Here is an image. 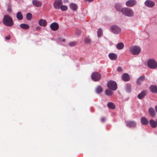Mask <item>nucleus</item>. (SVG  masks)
Segmentation results:
<instances>
[{"mask_svg":"<svg viewBox=\"0 0 157 157\" xmlns=\"http://www.w3.org/2000/svg\"><path fill=\"white\" fill-rule=\"evenodd\" d=\"M156 122H157V119L156 120Z\"/></svg>","mask_w":157,"mask_h":157,"instance_id":"45","label":"nucleus"},{"mask_svg":"<svg viewBox=\"0 0 157 157\" xmlns=\"http://www.w3.org/2000/svg\"><path fill=\"white\" fill-rule=\"evenodd\" d=\"M122 80L124 82H127L130 80V76L128 74L126 73L123 74L122 76Z\"/></svg>","mask_w":157,"mask_h":157,"instance_id":"13","label":"nucleus"},{"mask_svg":"<svg viewBox=\"0 0 157 157\" xmlns=\"http://www.w3.org/2000/svg\"><path fill=\"white\" fill-rule=\"evenodd\" d=\"M60 9L61 10L63 11H66L67 9V6L65 5L61 6L60 7Z\"/></svg>","mask_w":157,"mask_h":157,"instance_id":"32","label":"nucleus"},{"mask_svg":"<svg viewBox=\"0 0 157 157\" xmlns=\"http://www.w3.org/2000/svg\"><path fill=\"white\" fill-rule=\"evenodd\" d=\"M145 76L143 75L140 77L137 80L136 83L138 85H140L145 79Z\"/></svg>","mask_w":157,"mask_h":157,"instance_id":"14","label":"nucleus"},{"mask_svg":"<svg viewBox=\"0 0 157 157\" xmlns=\"http://www.w3.org/2000/svg\"><path fill=\"white\" fill-rule=\"evenodd\" d=\"M102 90L103 89L102 87L100 86H98L95 89L96 92L98 94L101 93L102 91Z\"/></svg>","mask_w":157,"mask_h":157,"instance_id":"24","label":"nucleus"},{"mask_svg":"<svg viewBox=\"0 0 157 157\" xmlns=\"http://www.w3.org/2000/svg\"><path fill=\"white\" fill-rule=\"evenodd\" d=\"M105 93L108 96H110L112 94V92L109 90L107 89L105 90Z\"/></svg>","mask_w":157,"mask_h":157,"instance_id":"33","label":"nucleus"},{"mask_svg":"<svg viewBox=\"0 0 157 157\" xmlns=\"http://www.w3.org/2000/svg\"><path fill=\"white\" fill-rule=\"evenodd\" d=\"M102 34V30L101 29H98V37L101 36Z\"/></svg>","mask_w":157,"mask_h":157,"instance_id":"34","label":"nucleus"},{"mask_svg":"<svg viewBox=\"0 0 157 157\" xmlns=\"http://www.w3.org/2000/svg\"><path fill=\"white\" fill-rule=\"evenodd\" d=\"M12 11V9H11V6H8V7L7 9V11L8 12L10 13Z\"/></svg>","mask_w":157,"mask_h":157,"instance_id":"37","label":"nucleus"},{"mask_svg":"<svg viewBox=\"0 0 157 157\" xmlns=\"http://www.w3.org/2000/svg\"><path fill=\"white\" fill-rule=\"evenodd\" d=\"M84 41L86 43H90L91 42V40L89 38L86 37L84 39Z\"/></svg>","mask_w":157,"mask_h":157,"instance_id":"36","label":"nucleus"},{"mask_svg":"<svg viewBox=\"0 0 157 157\" xmlns=\"http://www.w3.org/2000/svg\"><path fill=\"white\" fill-rule=\"evenodd\" d=\"M32 3L33 5L36 7H40L42 5L41 2L37 0H33Z\"/></svg>","mask_w":157,"mask_h":157,"instance_id":"17","label":"nucleus"},{"mask_svg":"<svg viewBox=\"0 0 157 157\" xmlns=\"http://www.w3.org/2000/svg\"><path fill=\"white\" fill-rule=\"evenodd\" d=\"M62 4H63V2L62 0H56L54 2L53 6L55 9H59Z\"/></svg>","mask_w":157,"mask_h":157,"instance_id":"8","label":"nucleus"},{"mask_svg":"<svg viewBox=\"0 0 157 157\" xmlns=\"http://www.w3.org/2000/svg\"><path fill=\"white\" fill-rule=\"evenodd\" d=\"M32 14L30 13H28L26 14V17L27 19L28 20H30L32 19Z\"/></svg>","mask_w":157,"mask_h":157,"instance_id":"31","label":"nucleus"},{"mask_svg":"<svg viewBox=\"0 0 157 157\" xmlns=\"http://www.w3.org/2000/svg\"><path fill=\"white\" fill-rule=\"evenodd\" d=\"M38 24L41 26L45 27L47 25V23L46 20L41 19L39 21Z\"/></svg>","mask_w":157,"mask_h":157,"instance_id":"15","label":"nucleus"},{"mask_svg":"<svg viewBox=\"0 0 157 157\" xmlns=\"http://www.w3.org/2000/svg\"><path fill=\"white\" fill-rule=\"evenodd\" d=\"M109 57L111 60H114L117 58V55L114 53H111L109 54Z\"/></svg>","mask_w":157,"mask_h":157,"instance_id":"20","label":"nucleus"},{"mask_svg":"<svg viewBox=\"0 0 157 157\" xmlns=\"http://www.w3.org/2000/svg\"><path fill=\"white\" fill-rule=\"evenodd\" d=\"M136 1L135 0H129L126 2V5L128 7H132L136 4Z\"/></svg>","mask_w":157,"mask_h":157,"instance_id":"11","label":"nucleus"},{"mask_svg":"<svg viewBox=\"0 0 157 157\" xmlns=\"http://www.w3.org/2000/svg\"><path fill=\"white\" fill-rule=\"evenodd\" d=\"M41 28L39 26H37L36 27V29L37 30H39Z\"/></svg>","mask_w":157,"mask_h":157,"instance_id":"39","label":"nucleus"},{"mask_svg":"<svg viewBox=\"0 0 157 157\" xmlns=\"http://www.w3.org/2000/svg\"><path fill=\"white\" fill-rule=\"evenodd\" d=\"M150 89L151 92L155 93H157V86L152 85L150 87Z\"/></svg>","mask_w":157,"mask_h":157,"instance_id":"19","label":"nucleus"},{"mask_svg":"<svg viewBox=\"0 0 157 157\" xmlns=\"http://www.w3.org/2000/svg\"><path fill=\"white\" fill-rule=\"evenodd\" d=\"M148 112L150 115L152 117L155 116L156 113L154 109L151 107H150L148 110Z\"/></svg>","mask_w":157,"mask_h":157,"instance_id":"16","label":"nucleus"},{"mask_svg":"<svg viewBox=\"0 0 157 157\" xmlns=\"http://www.w3.org/2000/svg\"><path fill=\"white\" fill-rule=\"evenodd\" d=\"M125 89L128 92H130L131 91V85L128 84H127L126 86Z\"/></svg>","mask_w":157,"mask_h":157,"instance_id":"30","label":"nucleus"},{"mask_svg":"<svg viewBox=\"0 0 157 157\" xmlns=\"http://www.w3.org/2000/svg\"><path fill=\"white\" fill-rule=\"evenodd\" d=\"M111 31L115 34H119L121 32V29L118 26L113 25L110 28Z\"/></svg>","mask_w":157,"mask_h":157,"instance_id":"7","label":"nucleus"},{"mask_svg":"<svg viewBox=\"0 0 157 157\" xmlns=\"http://www.w3.org/2000/svg\"><path fill=\"white\" fill-rule=\"evenodd\" d=\"M117 71L118 72H121L122 71V68L121 67H118L117 68Z\"/></svg>","mask_w":157,"mask_h":157,"instance_id":"38","label":"nucleus"},{"mask_svg":"<svg viewBox=\"0 0 157 157\" xmlns=\"http://www.w3.org/2000/svg\"><path fill=\"white\" fill-rule=\"evenodd\" d=\"M101 121L102 122H104L105 121V118L104 117L102 118L101 119Z\"/></svg>","mask_w":157,"mask_h":157,"instance_id":"41","label":"nucleus"},{"mask_svg":"<svg viewBox=\"0 0 157 157\" xmlns=\"http://www.w3.org/2000/svg\"><path fill=\"white\" fill-rule=\"evenodd\" d=\"M2 22L4 25L9 27L12 26L13 24L12 18L8 15L4 16L2 20Z\"/></svg>","mask_w":157,"mask_h":157,"instance_id":"1","label":"nucleus"},{"mask_svg":"<svg viewBox=\"0 0 157 157\" xmlns=\"http://www.w3.org/2000/svg\"><path fill=\"white\" fill-rule=\"evenodd\" d=\"M107 86L111 90H115L117 88L116 83L112 81H110L107 82Z\"/></svg>","mask_w":157,"mask_h":157,"instance_id":"4","label":"nucleus"},{"mask_svg":"<svg viewBox=\"0 0 157 157\" xmlns=\"http://www.w3.org/2000/svg\"><path fill=\"white\" fill-rule=\"evenodd\" d=\"M124 47V44L123 43L120 42L117 45V48L119 50L122 49Z\"/></svg>","mask_w":157,"mask_h":157,"instance_id":"27","label":"nucleus"},{"mask_svg":"<svg viewBox=\"0 0 157 157\" xmlns=\"http://www.w3.org/2000/svg\"><path fill=\"white\" fill-rule=\"evenodd\" d=\"M70 6L71 9L73 10H76L77 8V6L76 4L71 3L70 5Z\"/></svg>","mask_w":157,"mask_h":157,"instance_id":"26","label":"nucleus"},{"mask_svg":"<svg viewBox=\"0 0 157 157\" xmlns=\"http://www.w3.org/2000/svg\"><path fill=\"white\" fill-rule=\"evenodd\" d=\"M148 67L150 68L155 69L157 67V63L153 59L149 60L147 62Z\"/></svg>","mask_w":157,"mask_h":157,"instance_id":"5","label":"nucleus"},{"mask_svg":"<svg viewBox=\"0 0 157 157\" xmlns=\"http://www.w3.org/2000/svg\"><path fill=\"white\" fill-rule=\"evenodd\" d=\"M85 1H88L89 2H92L93 1V0H85Z\"/></svg>","mask_w":157,"mask_h":157,"instance_id":"43","label":"nucleus"},{"mask_svg":"<svg viewBox=\"0 0 157 157\" xmlns=\"http://www.w3.org/2000/svg\"><path fill=\"white\" fill-rule=\"evenodd\" d=\"M126 125L129 128H134L136 126V123L132 121H128L126 122Z\"/></svg>","mask_w":157,"mask_h":157,"instance_id":"12","label":"nucleus"},{"mask_svg":"<svg viewBox=\"0 0 157 157\" xmlns=\"http://www.w3.org/2000/svg\"><path fill=\"white\" fill-rule=\"evenodd\" d=\"M146 93L147 92L146 90H143L138 94L137 96L138 98L140 99H142L145 96Z\"/></svg>","mask_w":157,"mask_h":157,"instance_id":"18","label":"nucleus"},{"mask_svg":"<svg viewBox=\"0 0 157 157\" xmlns=\"http://www.w3.org/2000/svg\"><path fill=\"white\" fill-rule=\"evenodd\" d=\"M50 28L53 31H56L58 29L59 26L58 24L57 23L54 22L50 25Z\"/></svg>","mask_w":157,"mask_h":157,"instance_id":"9","label":"nucleus"},{"mask_svg":"<svg viewBox=\"0 0 157 157\" xmlns=\"http://www.w3.org/2000/svg\"><path fill=\"white\" fill-rule=\"evenodd\" d=\"M108 106L110 109H114L115 108V105L112 102H109L107 104Z\"/></svg>","mask_w":157,"mask_h":157,"instance_id":"28","label":"nucleus"},{"mask_svg":"<svg viewBox=\"0 0 157 157\" xmlns=\"http://www.w3.org/2000/svg\"><path fill=\"white\" fill-rule=\"evenodd\" d=\"M20 27L22 29H27L29 28V26L25 24H21L20 25Z\"/></svg>","mask_w":157,"mask_h":157,"instance_id":"25","label":"nucleus"},{"mask_svg":"<svg viewBox=\"0 0 157 157\" xmlns=\"http://www.w3.org/2000/svg\"><path fill=\"white\" fill-rule=\"evenodd\" d=\"M141 49L138 46H133L131 47L130 49V52L133 55H138L140 52Z\"/></svg>","mask_w":157,"mask_h":157,"instance_id":"3","label":"nucleus"},{"mask_svg":"<svg viewBox=\"0 0 157 157\" xmlns=\"http://www.w3.org/2000/svg\"><path fill=\"white\" fill-rule=\"evenodd\" d=\"M115 8L116 10H117L121 12V10L122 9L121 8V6L120 4H119L118 3H116L115 4Z\"/></svg>","mask_w":157,"mask_h":157,"instance_id":"29","label":"nucleus"},{"mask_svg":"<svg viewBox=\"0 0 157 157\" xmlns=\"http://www.w3.org/2000/svg\"><path fill=\"white\" fill-rule=\"evenodd\" d=\"M63 41H65V40L64 39H63L62 40Z\"/></svg>","mask_w":157,"mask_h":157,"instance_id":"44","label":"nucleus"},{"mask_svg":"<svg viewBox=\"0 0 157 157\" xmlns=\"http://www.w3.org/2000/svg\"><path fill=\"white\" fill-rule=\"evenodd\" d=\"M121 12L125 16L129 17H132L134 14V12L131 9L127 7L122 8Z\"/></svg>","mask_w":157,"mask_h":157,"instance_id":"2","label":"nucleus"},{"mask_svg":"<svg viewBox=\"0 0 157 157\" xmlns=\"http://www.w3.org/2000/svg\"><path fill=\"white\" fill-rule=\"evenodd\" d=\"M70 46L71 47L75 46L76 44V42H71L69 43V44Z\"/></svg>","mask_w":157,"mask_h":157,"instance_id":"35","label":"nucleus"},{"mask_svg":"<svg viewBox=\"0 0 157 157\" xmlns=\"http://www.w3.org/2000/svg\"><path fill=\"white\" fill-rule=\"evenodd\" d=\"M10 37L9 36H6L5 37V39L7 40H9L10 39Z\"/></svg>","mask_w":157,"mask_h":157,"instance_id":"40","label":"nucleus"},{"mask_svg":"<svg viewBox=\"0 0 157 157\" xmlns=\"http://www.w3.org/2000/svg\"><path fill=\"white\" fill-rule=\"evenodd\" d=\"M155 111H156V112L157 113V105L155 106Z\"/></svg>","mask_w":157,"mask_h":157,"instance_id":"42","label":"nucleus"},{"mask_svg":"<svg viewBox=\"0 0 157 157\" xmlns=\"http://www.w3.org/2000/svg\"><path fill=\"white\" fill-rule=\"evenodd\" d=\"M149 123L151 126L153 128H155L157 126L156 121L151 119L149 121Z\"/></svg>","mask_w":157,"mask_h":157,"instance_id":"22","label":"nucleus"},{"mask_svg":"<svg viewBox=\"0 0 157 157\" xmlns=\"http://www.w3.org/2000/svg\"><path fill=\"white\" fill-rule=\"evenodd\" d=\"M144 4L146 6L149 7H152L155 5V3L152 1L148 0L146 1Z\"/></svg>","mask_w":157,"mask_h":157,"instance_id":"10","label":"nucleus"},{"mask_svg":"<svg viewBox=\"0 0 157 157\" xmlns=\"http://www.w3.org/2000/svg\"><path fill=\"white\" fill-rule=\"evenodd\" d=\"M92 79L94 81H99L101 77V75L98 72H93L91 75Z\"/></svg>","mask_w":157,"mask_h":157,"instance_id":"6","label":"nucleus"},{"mask_svg":"<svg viewBox=\"0 0 157 157\" xmlns=\"http://www.w3.org/2000/svg\"><path fill=\"white\" fill-rule=\"evenodd\" d=\"M17 18L19 20H21L23 19V16L21 13L19 11L16 14Z\"/></svg>","mask_w":157,"mask_h":157,"instance_id":"23","label":"nucleus"},{"mask_svg":"<svg viewBox=\"0 0 157 157\" xmlns=\"http://www.w3.org/2000/svg\"><path fill=\"white\" fill-rule=\"evenodd\" d=\"M141 121L142 124L144 125H147L148 123V120L145 117H143L141 118Z\"/></svg>","mask_w":157,"mask_h":157,"instance_id":"21","label":"nucleus"}]
</instances>
